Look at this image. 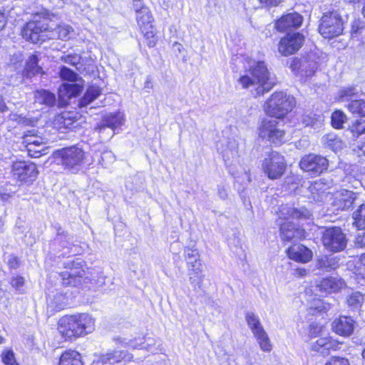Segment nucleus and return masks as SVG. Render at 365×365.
<instances>
[{
    "label": "nucleus",
    "instance_id": "obj_41",
    "mask_svg": "<svg viewBox=\"0 0 365 365\" xmlns=\"http://www.w3.org/2000/svg\"><path fill=\"white\" fill-rule=\"evenodd\" d=\"M354 225L359 229H365V204L361 205L354 213Z\"/></svg>",
    "mask_w": 365,
    "mask_h": 365
},
{
    "label": "nucleus",
    "instance_id": "obj_24",
    "mask_svg": "<svg viewBox=\"0 0 365 365\" xmlns=\"http://www.w3.org/2000/svg\"><path fill=\"white\" fill-rule=\"evenodd\" d=\"M123 123L124 116L122 113H110L103 116L101 124L96 129H99V132L106 128H110L114 130L122 126Z\"/></svg>",
    "mask_w": 365,
    "mask_h": 365
},
{
    "label": "nucleus",
    "instance_id": "obj_33",
    "mask_svg": "<svg viewBox=\"0 0 365 365\" xmlns=\"http://www.w3.org/2000/svg\"><path fill=\"white\" fill-rule=\"evenodd\" d=\"M324 144L334 152L341 150L345 146L344 142L334 133H329L324 136Z\"/></svg>",
    "mask_w": 365,
    "mask_h": 365
},
{
    "label": "nucleus",
    "instance_id": "obj_58",
    "mask_svg": "<svg viewBox=\"0 0 365 365\" xmlns=\"http://www.w3.org/2000/svg\"><path fill=\"white\" fill-rule=\"evenodd\" d=\"M355 245L359 247H365V232L359 233L355 239Z\"/></svg>",
    "mask_w": 365,
    "mask_h": 365
},
{
    "label": "nucleus",
    "instance_id": "obj_52",
    "mask_svg": "<svg viewBox=\"0 0 365 365\" xmlns=\"http://www.w3.org/2000/svg\"><path fill=\"white\" fill-rule=\"evenodd\" d=\"M185 259V261H188L190 259L192 260V259H198L200 257V255L197 250V249L194 247H186L184 249Z\"/></svg>",
    "mask_w": 365,
    "mask_h": 365
},
{
    "label": "nucleus",
    "instance_id": "obj_36",
    "mask_svg": "<svg viewBox=\"0 0 365 365\" xmlns=\"http://www.w3.org/2000/svg\"><path fill=\"white\" fill-rule=\"evenodd\" d=\"M364 302V296L359 292H351L346 297V303L352 311L358 310Z\"/></svg>",
    "mask_w": 365,
    "mask_h": 365
},
{
    "label": "nucleus",
    "instance_id": "obj_59",
    "mask_svg": "<svg viewBox=\"0 0 365 365\" xmlns=\"http://www.w3.org/2000/svg\"><path fill=\"white\" fill-rule=\"evenodd\" d=\"M8 264L11 269H16L19 267V259L14 255H9L8 258Z\"/></svg>",
    "mask_w": 365,
    "mask_h": 365
},
{
    "label": "nucleus",
    "instance_id": "obj_26",
    "mask_svg": "<svg viewBox=\"0 0 365 365\" xmlns=\"http://www.w3.org/2000/svg\"><path fill=\"white\" fill-rule=\"evenodd\" d=\"M82 91V86L77 83H62L58 88L59 98L67 101L78 96Z\"/></svg>",
    "mask_w": 365,
    "mask_h": 365
},
{
    "label": "nucleus",
    "instance_id": "obj_61",
    "mask_svg": "<svg viewBox=\"0 0 365 365\" xmlns=\"http://www.w3.org/2000/svg\"><path fill=\"white\" fill-rule=\"evenodd\" d=\"M261 4H265L267 6H277L282 0H259Z\"/></svg>",
    "mask_w": 365,
    "mask_h": 365
},
{
    "label": "nucleus",
    "instance_id": "obj_39",
    "mask_svg": "<svg viewBox=\"0 0 365 365\" xmlns=\"http://www.w3.org/2000/svg\"><path fill=\"white\" fill-rule=\"evenodd\" d=\"M302 122L305 126H309L316 130L322 126L323 118L321 115L314 113H309L302 116Z\"/></svg>",
    "mask_w": 365,
    "mask_h": 365
},
{
    "label": "nucleus",
    "instance_id": "obj_5",
    "mask_svg": "<svg viewBox=\"0 0 365 365\" xmlns=\"http://www.w3.org/2000/svg\"><path fill=\"white\" fill-rule=\"evenodd\" d=\"M262 140L280 145L285 142V131L277 119L264 118L257 129Z\"/></svg>",
    "mask_w": 365,
    "mask_h": 365
},
{
    "label": "nucleus",
    "instance_id": "obj_20",
    "mask_svg": "<svg viewBox=\"0 0 365 365\" xmlns=\"http://www.w3.org/2000/svg\"><path fill=\"white\" fill-rule=\"evenodd\" d=\"M61 230V229L58 230L57 235L52 244V250L58 257H64L72 253V247L71 243L66 240L67 236Z\"/></svg>",
    "mask_w": 365,
    "mask_h": 365
},
{
    "label": "nucleus",
    "instance_id": "obj_18",
    "mask_svg": "<svg viewBox=\"0 0 365 365\" xmlns=\"http://www.w3.org/2000/svg\"><path fill=\"white\" fill-rule=\"evenodd\" d=\"M302 16L296 12L289 13L282 16L275 24V27L280 31L289 29H297L302 23Z\"/></svg>",
    "mask_w": 365,
    "mask_h": 365
},
{
    "label": "nucleus",
    "instance_id": "obj_31",
    "mask_svg": "<svg viewBox=\"0 0 365 365\" xmlns=\"http://www.w3.org/2000/svg\"><path fill=\"white\" fill-rule=\"evenodd\" d=\"M38 58L36 54H32L29 56L25 69L24 76L26 78H31L34 76L41 73V67L38 66Z\"/></svg>",
    "mask_w": 365,
    "mask_h": 365
},
{
    "label": "nucleus",
    "instance_id": "obj_63",
    "mask_svg": "<svg viewBox=\"0 0 365 365\" xmlns=\"http://www.w3.org/2000/svg\"><path fill=\"white\" fill-rule=\"evenodd\" d=\"M245 180H246V182H250L251 180H250V174L245 173L242 175V178L241 177H235V181L237 182H243Z\"/></svg>",
    "mask_w": 365,
    "mask_h": 365
},
{
    "label": "nucleus",
    "instance_id": "obj_32",
    "mask_svg": "<svg viewBox=\"0 0 365 365\" xmlns=\"http://www.w3.org/2000/svg\"><path fill=\"white\" fill-rule=\"evenodd\" d=\"M136 19L140 29H150L153 26V16L148 7H141L140 10H137Z\"/></svg>",
    "mask_w": 365,
    "mask_h": 365
},
{
    "label": "nucleus",
    "instance_id": "obj_56",
    "mask_svg": "<svg viewBox=\"0 0 365 365\" xmlns=\"http://www.w3.org/2000/svg\"><path fill=\"white\" fill-rule=\"evenodd\" d=\"M301 68L307 76H312L314 74L317 67L314 62H311L308 63L307 66L303 64L301 66Z\"/></svg>",
    "mask_w": 365,
    "mask_h": 365
},
{
    "label": "nucleus",
    "instance_id": "obj_34",
    "mask_svg": "<svg viewBox=\"0 0 365 365\" xmlns=\"http://www.w3.org/2000/svg\"><path fill=\"white\" fill-rule=\"evenodd\" d=\"M245 317L246 323L252 334L264 329L259 317L254 312H247Z\"/></svg>",
    "mask_w": 365,
    "mask_h": 365
},
{
    "label": "nucleus",
    "instance_id": "obj_35",
    "mask_svg": "<svg viewBox=\"0 0 365 365\" xmlns=\"http://www.w3.org/2000/svg\"><path fill=\"white\" fill-rule=\"evenodd\" d=\"M101 91L98 87L90 86L84 93L83 96L79 101L80 107H86L96 100L101 94Z\"/></svg>",
    "mask_w": 365,
    "mask_h": 365
},
{
    "label": "nucleus",
    "instance_id": "obj_47",
    "mask_svg": "<svg viewBox=\"0 0 365 365\" xmlns=\"http://www.w3.org/2000/svg\"><path fill=\"white\" fill-rule=\"evenodd\" d=\"M61 78L63 80L74 83L78 80V75L70 68L63 66L59 72Z\"/></svg>",
    "mask_w": 365,
    "mask_h": 365
},
{
    "label": "nucleus",
    "instance_id": "obj_21",
    "mask_svg": "<svg viewBox=\"0 0 365 365\" xmlns=\"http://www.w3.org/2000/svg\"><path fill=\"white\" fill-rule=\"evenodd\" d=\"M188 270L190 271V282L194 288H200L203 282V276L200 274L202 272V264L200 257L186 261Z\"/></svg>",
    "mask_w": 365,
    "mask_h": 365
},
{
    "label": "nucleus",
    "instance_id": "obj_50",
    "mask_svg": "<svg viewBox=\"0 0 365 365\" xmlns=\"http://www.w3.org/2000/svg\"><path fill=\"white\" fill-rule=\"evenodd\" d=\"M141 31L144 35V37L148 40V46L149 47L155 46L157 42V38L153 31V26H152L150 29H142Z\"/></svg>",
    "mask_w": 365,
    "mask_h": 365
},
{
    "label": "nucleus",
    "instance_id": "obj_54",
    "mask_svg": "<svg viewBox=\"0 0 365 365\" xmlns=\"http://www.w3.org/2000/svg\"><path fill=\"white\" fill-rule=\"evenodd\" d=\"M61 59L66 63L72 66H76L80 63L81 57L79 54H68L61 57Z\"/></svg>",
    "mask_w": 365,
    "mask_h": 365
},
{
    "label": "nucleus",
    "instance_id": "obj_12",
    "mask_svg": "<svg viewBox=\"0 0 365 365\" xmlns=\"http://www.w3.org/2000/svg\"><path fill=\"white\" fill-rule=\"evenodd\" d=\"M328 160L322 156L309 154L303 157L300 161V167L312 175H318L328 168Z\"/></svg>",
    "mask_w": 365,
    "mask_h": 365
},
{
    "label": "nucleus",
    "instance_id": "obj_19",
    "mask_svg": "<svg viewBox=\"0 0 365 365\" xmlns=\"http://www.w3.org/2000/svg\"><path fill=\"white\" fill-rule=\"evenodd\" d=\"M355 199L354 192L342 189L335 192L332 204L336 209L344 210L351 207Z\"/></svg>",
    "mask_w": 365,
    "mask_h": 365
},
{
    "label": "nucleus",
    "instance_id": "obj_13",
    "mask_svg": "<svg viewBox=\"0 0 365 365\" xmlns=\"http://www.w3.org/2000/svg\"><path fill=\"white\" fill-rule=\"evenodd\" d=\"M304 41V36L299 33L287 34L279 43V52L284 56L292 55L302 47Z\"/></svg>",
    "mask_w": 365,
    "mask_h": 365
},
{
    "label": "nucleus",
    "instance_id": "obj_64",
    "mask_svg": "<svg viewBox=\"0 0 365 365\" xmlns=\"http://www.w3.org/2000/svg\"><path fill=\"white\" fill-rule=\"evenodd\" d=\"M153 88V79L151 76H148L146 78V80L144 83V89L150 90Z\"/></svg>",
    "mask_w": 365,
    "mask_h": 365
},
{
    "label": "nucleus",
    "instance_id": "obj_55",
    "mask_svg": "<svg viewBox=\"0 0 365 365\" xmlns=\"http://www.w3.org/2000/svg\"><path fill=\"white\" fill-rule=\"evenodd\" d=\"M237 144L235 140L230 141L228 148L224 150V156L229 158V155H232L233 158L237 156Z\"/></svg>",
    "mask_w": 365,
    "mask_h": 365
},
{
    "label": "nucleus",
    "instance_id": "obj_29",
    "mask_svg": "<svg viewBox=\"0 0 365 365\" xmlns=\"http://www.w3.org/2000/svg\"><path fill=\"white\" fill-rule=\"evenodd\" d=\"M365 96L363 92H359L355 86L343 87L339 92V100L341 102L355 100L358 98Z\"/></svg>",
    "mask_w": 365,
    "mask_h": 365
},
{
    "label": "nucleus",
    "instance_id": "obj_2",
    "mask_svg": "<svg viewBox=\"0 0 365 365\" xmlns=\"http://www.w3.org/2000/svg\"><path fill=\"white\" fill-rule=\"evenodd\" d=\"M238 82L243 88L256 86L253 93L255 97L263 96L269 91L276 83L275 80L270 76L264 61H258L252 66L248 71V74L240 77Z\"/></svg>",
    "mask_w": 365,
    "mask_h": 365
},
{
    "label": "nucleus",
    "instance_id": "obj_10",
    "mask_svg": "<svg viewBox=\"0 0 365 365\" xmlns=\"http://www.w3.org/2000/svg\"><path fill=\"white\" fill-rule=\"evenodd\" d=\"M262 168L272 180L279 178L285 171L286 163L283 155L276 151L271 152L263 160Z\"/></svg>",
    "mask_w": 365,
    "mask_h": 365
},
{
    "label": "nucleus",
    "instance_id": "obj_44",
    "mask_svg": "<svg viewBox=\"0 0 365 365\" xmlns=\"http://www.w3.org/2000/svg\"><path fill=\"white\" fill-rule=\"evenodd\" d=\"M41 140H35L34 141H28L27 150L29 155L33 158H38L41 155L43 149L35 150V147H42Z\"/></svg>",
    "mask_w": 365,
    "mask_h": 365
},
{
    "label": "nucleus",
    "instance_id": "obj_4",
    "mask_svg": "<svg viewBox=\"0 0 365 365\" xmlns=\"http://www.w3.org/2000/svg\"><path fill=\"white\" fill-rule=\"evenodd\" d=\"M344 21L338 10L331 8L323 13L319 31L325 38L331 39L340 36L344 31Z\"/></svg>",
    "mask_w": 365,
    "mask_h": 365
},
{
    "label": "nucleus",
    "instance_id": "obj_60",
    "mask_svg": "<svg viewBox=\"0 0 365 365\" xmlns=\"http://www.w3.org/2000/svg\"><path fill=\"white\" fill-rule=\"evenodd\" d=\"M322 331V327L316 324H312L309 327V334L312 336H314Z\"/></svg>",
    "mask_w": 365,
    "mask_h": 365
},
{
    "label": "nucleus",
    "instance_id": "obj_15",
    "mask_svg": "<svg viewBox=\"0 0 365 365\" xmlns=\"http://www.w3.org/2000/svg\"><path fill=\"white\" fill-rule=\"evenodd\" d=\"M342 344L331 336H324L318 339L312 345L313 351L322 355H328L331 351L339 350L341 348Z\"/></svg>",
    "mask_w": 365,
    "mask_h": 365
},
{
    "label": "nucleus",
    "instance_id": "obj_45",
    "mask_svg": "<svg viewBox=\"0 0 365 365\" xmlns=\"http://www.w3.org/2000/svg\"><path fill=\"white\" fill-rule=\"evenodd\" d=\"M287 215L291 217L292 218H309L310 216V212L308 210L305 208H302V210H297L294 208H289L287 213Z\"/></svg>",
    "mask_w": 365,
    "mask_h": 365
},
{
    "label": "nucleus",
    "instance_id": "obj_22",
    "mask_svg": "<svg viewBox=\"0 0 365 365\" xmlns=\"http://www.w3.org/2000/svg\"><path fill=\"white\" fill-rule=\"evenodd\" d=\"M289 258L301 263H307L312 258V252L302 245H294L287 250Z\"/></svg>",
    "mask_w": 365,
    "mask_h": 365
},
{
    "label": "nucleus",
    "instance_id": "obj_48",
    "mask_svg": "<svg viewBox=\"0 0 365 365\" xmlns=\"http://www.w3.org/2000/svg\"><path fill=\"white\" fill-rule=\"evenodd\" d=\"M329 187V185L327 183L325 179H319L316 180L311 186L310 190L311 192L314 194L316 192H322L323 193L325 190H327Z\"/></svg>",
    "mask_w": 365,
    "mask_h": 365
},
{
    "label": "nucleus",
    "instance_id": "obj_11",
    "mask_svg": "<svg viewBox=\"0 0 365 365\" xmlns=\"http://www.w3.org/2000/svg\"><path fill=\"white\" fill-rule=\"evenodd\" d=\"M14 179L24 182H32L38 175L36 165L25 161L14 162L11 168Z\"/></svg>",
    "mask_w": 365,
    "mask_h": 365
},
{
    "label": "nucleus",
    "instance_id": "obj_53",
    "mask_svg": "<svg viewBox=\"0 0 365 365\" xmlns=\"http://www.w3.org/2000/svg\"><path fill=\"white\" fill-rule=\"evenodd\" d=\"M11 284L18 292L23 293L24 279L21 276L14 277L11 279Z\"/></svg>",
    "mask_w": 365,
    "mask_h": 365
},
{
    "label": "nucleus",
    "instance_id": "obj_23",
    "mask_svg": "<svg viewBox=\"0 0 365 365\" xmlns=\"http://www.w3.org/2000/svg\"><path fill=\"white\" fill-rule=\"evenodd\" d=\"M345 286V282L341 278L327 277L322 279L317 287L319 292L329 294L338 292Z\"/></svg>",
    "mask_w": 365,
    "mask_h": 365
},
{
    "label": "nucleus",
    "instance_id": "obj_49",
    "mask_svg": "<svg viewBox=\"0 0 365 365\" xmlns=\"http://www.w3.org/2000/svg\"><path fill=\"white\" fill-rule=\"evenodd\" d=\"M56 120L62 125V127L68 129H71L73 127V124L75 123L70 117L69 113H63L61 115L57 117Z\"/></svg>",
    "mask_w": 365,
    "mask_h": 365
},
{
    "label": "nucleus",
    "instance_id": "obj_9",
    "mask_svg": "<svg viewBox=\"0 0 365 365\" xmlns=\"http://www.w3.org/2000/svg\"><path fill=\"white\" fill-rule=\"evenodd\" d=\"M22 36L34 43H41L48 38L49 30L44 21L28 22L22 29Z\"/></svg>",
    "mask_w": 365,
    "mask_h": 365
},
{
    "label": "nucleus",
    "instance_id": "obj_14",
    "mask_svg": "<svg viewBox=\"0 0 365 365\" xmlns=\"http://www.w3.org/2000/svg\"><path fill=\"white\" fill-rule=\"evenodd\" d=\"M160 341L153 336H139L130 340L127 346L134 349H145L154 353L160 349Z\"/></svg>",
    "mask_w": 365,
    "mask_h": 365
},
{
    "label": "nucleus",
    "instance_id": "obj_1",
    "mask_svg": "<svg viewBox=\"0 0 365 365\" xmlns=\"http://www.w3.org/2000/svg\"><path fill=\"white\" fill-rule=\"evenodd\" d=\"M94 328V319L86 313L64 316L58 324L59 333L66 339L71 341L91 333Z\"/></svg>",
    "mask_w": 365,
    "mask_h": 365
},
{
    "label": "nucleus",
    "instance_id": "obj_27",
    "mask_svg": "<svg viewBox=\"0 0 365 365\" xmlns=\"http://www.w3.org/2000/svg\"><path fill=\"white\" fill-rule=\"evenodd\" d=\"M73 33V29L71 26L61 23L51 30H49L48 38L67 40L71 38Z\"/></svg>",
    "mask_w": 365,
    "mask_h": 365
},
{
    "label": "nucleus",
    "instance_id": "obj_28",
    "mask_svg": "<svg viewBox=\"0 0 365 365\" xmlns=\"http://www.w3.org/2000/svg\"><path fill=\"white\" fill-rule=\"evenodd\" d=\"M59 365H83L82 356L75 350H67L61 354Z\"/></svg>",
    "mask_w": 365,
    "mask_h": 365
},
{
    "label": "nucleus",
    "instance_id": "obj_43",
    "mask_svg": "<svg viewBox=\"0 0 365 365\" xmlns=\"http://www.w3.org/2000/svg\"><path fill=\"white\" fill-rule=\"evenodd\" d=\"M38 95L37 98L41 103L46 104L48 106H53L55 105L56 99L53 93L43 90L38 92Z\"/></svg>",
    "mask_w": 365,
    "mask_h": 365
},
{
    "label": "nucleus",
    "instance_id": "obj_8",
    "mask_svg": "<svg viewBox=\"0 0 365 365\" xmlns=\"http://www.w3.org/2000/svg\"><path fill=\"white\" fill-rule=\"evenodd\" d=\"M322 240L325 248L333 252L344 250L347 245L346 235L338 227L327 228L323 232Z\"/></svg>",
    "mask_w": 365,
    "mask_h": 365
},
{
    "label": "nucleus",
    "instance_id": "obj_51",
    "mask_svg": "<svg viewBox=\"0 0 365 365\" xmlns=\"http://www.w3.org/2000/svg\"><path fill=\"white\" fill-rule=\"evenodd\" d=\"M2 361L5 365H19L12 350H6L2 353Z\"/></svg>",
    "mask_w": 365,
    "mask_h": 365
},
{
    "label": "nucleus",
    "instance_id": "obj_6",
    "mask_svg": "<svg viewBox=\"0 0 365 365\" xmlns=\"http://www.w3.org/2000/svg\"><path fill=\"white\" fill-rule=\"evenodd\" d=\"M81 259H68L63 262L65 270L60 273L64 286L78 287L85 280L86 272Z\"/></svg>",
    "mask_w": 365,
    "mask_h": 365
},
{
    "label": "nucleus",
    "instance_id": "obj_3",
    "mask_svg": "<svg viewBox=\"0 0 365 365\" xmlns=\"http://www.w3.org/2000/svg\"><path fill=\"white\" fill-rule=\"evenodd\" d=\"M295 106L293 96L283 91H277L272 94L264 106L267 115L275 118H282L289 113Z\"/></svg>",
    "mask_w": 365,
    "mask_h": 365
},
{
    "label": "nucleus",
    "instance_id": "obj_17",
    "mask_svg": "<svg viewBox=\"0 0 365 365\" xmlns=\"http://www.w3.org/2000/svg\"><path fill=\"white\" fill-rule=\"evenodd\" d=\"M130 358L126 352L115 350L100 356L93 365H115L123 361H130Z\"/></svg>",
    "mask_w": 365,
    "mask_h": 365
},
{
    "label": "nucleus",
    "instance_id": "obj_46",
    "mask_svg": "<svg viewBox=\"0 0 365 365\" xmlns=\"http://www.w3.org/2000/svg\"><path fill=\"white\" fill-rule=\"evenodd\" d=\"M349 129L356 137H359L361 134H365V120H356L351 125H350Z\"/></svg>",
    "mask_w": 365,
    "mask_h": 365
},
{
    "label": "nucleus",
    "instance_id": "obj_40",
    "mask_svg": "<svg viewBox=\"0 0 365 365\" xmlns=\"http://www.w3.org/2000/svg\"><path fill=\"white\" fill-rule=\"evenodd\" d=\"M365 31V21L360 18H355L351 22V36L358 38Z\"/></svg>",
    "mask_w": 365,
    "mask_h": 365
},
{
    "label": "nucleus",
    "instance_id": "obj_30",
    "mask_svg": "<svg viewBox=\"0 0 365 365\" xmlns=\"http://www.w3.org/2000/svg\"><path fill=\"white\" fill-rule=\"evenodd\" d=\"M316 267L324 272H330L339 267V259L336 257L323 256L317 259Z\"/></svg>",
    "mask_w": 365,
    "mask_h": 365
},
{
    "label": "nucleus",
    "instance_id": "obj_42",
    "mask_svg": "<svg viewBox=\"0 0 365 365\" xmlns=\"http://www.w3.org/2000/svg\"><path fill=\"white\" fill-rule=\"evenodd\" d=\"M347 119L346 115L343 111L335 110L331 114V125L334 128L341 129L343 127V124L347 121Z\"/></svg>",
    "mask_w": 365,
    "mask_h": 365
},
{
    "label": "nucleus",
    "instance_id": "obj_38",
    "mask_svg": "<svg viewBox=\"0 0 365 365\" xmlns=\"http://www.w3.org/2000/svg\"><path fill=\"white\" fill-rule=\"evenodd\" d=\"M346 108L352 114L365 117V101L361 97L349 102Z\"/></svg>",
    "mask_w": 365,
    "mask_h": 365
},
{
    "label": "nucleus",
    "instance_id": "obj_25",
    "mask_svg": "<svg viewBox=\"0 0 365 365\" xmlns=\"http://www.w3.org/2000/svg\"><path fill=\"white\" fill-rule=\"evenodd\" d=\"M280 232L281 238L284 241H297L303 236V230L297 228L296 226L290 222H287L281 225Z\"/></svg>",
    "mask_w": 365,
    "mask_h": 365
},
{
    "label": "nucleus",
    "instance_id": "obj_37",
    "mask_svg": "<svg viewBox=\"0 0 365 365\" xmlns=\"http://www.w3.org/2000/svg\"><path fill=\"white\" fill-rule=\"evenodd\" d=\"M262 351L269 352L272 349V345L265 329L253 334Z\"/></svg>",
    "mask_w": 365,
    "mask_h": 365
},
{
    "label": "nucleus",
    "instance_id": "obj_57",
    "mask_svg": "<svg viewBox=\"0 0 365 365\" xmlns=\"http://www.w3.org/2000/svg\"><path fill=\"white\" fill-rule=\"evenodd\" d=\"M325 365H350L348 359L342 357H332Z\"/></svg>",
    "mask_w": 365,
    "mask_h": 365
},
{
    "label": "nucleus",
    "instance_id": "obj_62",
    "mask_svg": "<svg viewBox=\"0 0 365 365\" xmlns=\"http://www.w3.org/2000/svg\"><path fill=\"white\" fill-rule=\"evenodd\" d=\"M307 274V269L302 267H297L294 269V274L298 277H305Z\"/></svg>",
    "mask_w": 365,
    "mask_h": 365
},
{
    "label": "nucleus",
    "instance_id": "obj_16",
    "mask_svg": "<svg viewBox=\"0 0 365 365\" xmlns=\"http://www.w3.org/2000/svg\"><path fill=\"white\" fill-rule=\"evenodd\" d=\"M355 321L350 317L340 316L332 322L333 331L341 336H349L354 332Z\"/></svg>",
    "mask_w": 365,
    "mask_h": 365
},
{
    "label": "nucleus",
    "instance_id": "obj_7",
    "mask_svg": "<svg viewBox=\"0 0 365 365\" xmlns=\"http://www.w3.org/2000/svg\"><path fill=\"white\" fill-rule=\"evenodd\" d=\"M56 155L60 158L61 165L72 173H77L82 168L85 159L84 151L76 145L59 150Z\"/></svg>",
    "mask_w": 365,
    "mask_h": 365
}]
</instances>
